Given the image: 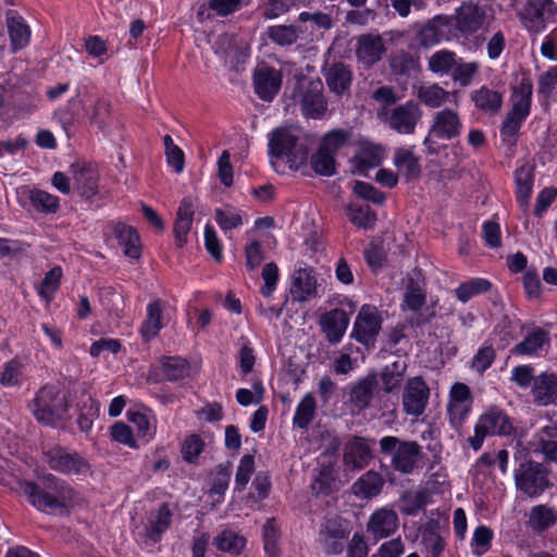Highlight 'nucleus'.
<instances>
[{
	"mask_svg": "<svg viewBox=\"0 0 557 557\" xmlns=\"http://www.w3.org/2000/svg\"><path fill=\"white\" fill-rule=\"evenodd\" d=\"M25 493L34 507L50 513H62L82 502V496L77 492L53 475L44 481V487L27 483Z\"/></svg>",
	"mask_w": 557,
	"mask_h": 557,
	"instance_id": "obj_1",
	"label": "nucleus"
},
{
	"mask_svg": "<svg viewBox=\"0 0 557 557\" xmlns=\"http://www.w3.org/2000/svg\"><path fill=\"white\" fill-rule=\"evenodd\" d=\"M302 132L297 126L278 127L269 134V154L272 166L278 171L281 162L298 169L307 160L308 149L301 141Z\"/></svg>",
	"mask_w": 557,
	"mask_h": 557,
	"instance_id": "obj_2",
	"label": "nucleus"
},
{
	"mask_svg": "<svg viewBox=\"0 0 557 557\" xmlns=\"http://www.w3.org/2000/svg\"><path fill=\"white\" fill-rule=\"evenodd\" d=\"M511 431L512 423L508 414L502 408L491 406L479 417L469 443L474 450H479L486 436L509 435Z\"/></svg>",
	"mask_w": 557,
	"mask_h": 557,
	"instance_id": "obj_3",
	"label": "nucleus"
},
{
	"mask_svg": "<svg viewBox=\"0 0 557 557\" xmlns=\"http://www.w3.org/2000/svg\"><path fill=\"white\" fill-rule=\"evenodd\" d=\"M381 450L392 457L393 467L403 473H411L422 458L421 447L416 442H401L395 436L380 441Z\"/></svg>",
	"mask_w": 557,
	"mask_h": 557,
	"instance_id": "obj_4",
	"label": "nucleus"
},
{
	"mask_svg": "<svg viewBox=\"0 0 557 557\" xmlns=\"http://www.w3.org/2000/svg\"><path fill=\"white\" fill-rule=\"evenodd\" d=\"M335 304L339 308L331 309L321 314L319 323L327 341L337 344L345 335L350 322V314L355 311V304L346 296H337Z\"/></svg>",
	"mask_w": 557,
	"mask_h": 557,
	"instance_id": "obj_5",
	"label": "nucleus"
},
{
	"mask_svg": "<svg viewBox=\"0 0 557 557\" xmlns=\"http://www.w3.org/2000/svg\"><path fill=\"white\" fill-rule=\"evenodd\" d=\"M65 398L57 385H46L34 400V416L45 424H54L65 412Z\"/></svg>",
	"mask_w": 557,
	"mask_h": 557,
	"instance_id": "obj_6",
	"label": "nucleus"
},
{
	"mask_svg": "<svg viewBox=\"0 0 557 557\" xmlns=\"http://www.w3.org/2000/svg\"><path fill=\"white\" fill-rule=\"evenodd\" d=\"M462 123L457 111L444 109L437 111L432 119L428 135L423 145L430 153H436L435 140H450L459 136Z\"/></svg>",
	"mask_w": 557,
	"mask_h": 557,
	"instance_id": "obj_7",
	"label": "nucleus"
},
{
	"mask_svg": "<svg viewBox=\"0 0 557 557\" xmlns=\"http://www.w3.org/2000/svg\"><path fill=\"white\" fill-rule=\"evenodd\" d=\"M47 463L52 470L64 474L82 475L89 471V462L77 451L54 446L45 453Z\"/></svg>",
	"mask_w": 557,
	"mask_h": 557,
	"instance_id": "obj_8",
	"label": "nucleus"
},
{
	"mask_svg": "<svg viewBox=\"0 0 557 557\" xmlns=\"http://www.w3.org/2000/svg\"><path fill=\"white\" fill-rule=\"evenodd\" d=\"M214 51L233 71H238L249 58L248 44L231 35L220 36L214 44Z\"/></svg>",
	"mask_w": 557,
	"mask_h": 557,
	"instance_id": "obj_9",
	"label": "nucleus"
},
{
	"mask_svg": "<svg viewBox=\"0 0 557 557\" xmlns=\"http://www.w3.org/2000/svg\"><path fill=\"white\" fill-rule=\"evenodd\" d=\"M472 401L471 392L466 384L455 383L450 387L446 409L449 423L454 429H459L468 419Z\"/></svg>",
	"mask_w": 557,
	"mask_h": 557,
	"instance_id": "obj_10",
	"label": "nucleus"
},
{
	"mask_svg": "<svg viewBox=\"0 0 557 557\" xmlns=\"http://www.w3.org/2000/svg\"><path fill=\"white\" fill-rule=\"evenodd\" d=\"M552 0H529L519 12L523 26L532 34H540L546 28V22L554 18Z\"/></svg>",
	"mask_w": 557,
	"mask_h": 557,
	"instance_id": "obj_11",
	"label": "nucleus"
},
{
	"mask_svg": "<svg viewBox=\"0 0 557 557\" xmlns=\"http://www.w3.org/2000/svg\"><path fill=\"white\" fill-rule=\"evenodd\" d=\"M430 398V388L420 377L414 376L407 381L403 393L404 411L413 418L423 414Z\"/></svg>",
	"mask_w": 557,
	"mask_h": 557,
	"instance_id": "obj_12",
	"label": "nucleus"
},
{
	"mask_svg": "<svg viewBox=\"0 0 557 557\" xmlns=\"http://www.w3.org/2000/svg\"><path fill=\"white\" fill-rule=\"evenodd\" d=\"M381 322L377 308L363 305L355 320L352 336L364 345L373 344L381 330Z\"/></svg>",
	"mask_w": 557,
	"mask_h": 557,
	"instance_id": "obj_13",
	"label": "nucleus"
},
{
	"mask_svg": "<svg viewBox=\"0 0 557 557\" xmlns=\"http://www.w3.org/2000/svg\"><path fill=\"white\" fill-rule=\"evenodd\" d=\"M516 486L523 494L534 497L544 492L548 481L542 467L537 463L521 465L515 473Z\"/></svg>",
	"mask_w": 557,
	"mask_h": 557,
	"instance_id": "obj_14",
	"label": "nucleus"
},
{
	"mask_svg": "<svg viewBox=\"0 0 557 557\" xmlns=\"http://www.w3.org/2000/svg\"><path fill=\"white\" fill-rule=\"evenodd\" d=\"M304 92L297 96L302 114L309 119H321L326 112V101L322 95L321 84L313 82H300Z\"/></svg>",
	"mask_w": 557,
	"mask_h": 557,
	"instance_id": "obj_15",
	"label": "nucleus"
},
{
	"mask_svg": "<svg viewBox=\"0 0 557 557\" xmlns=\"http://www.w3.org/2000/svg\"><path fill=\"white\" fill-rule=\"evenodd\" d=\"M253 87L261 100L272 101L282 87L281 72L265 64L258 65L253 72Z\"/></svg>",
	"mask_w": 557,
	"mask_h": 557,
	"instance_id": "obj_16",
	"label": "nucleus"
},
{
	"mask_svg": "<svg viewBox=\"0 0 557 557\" xmlns=\"http://www.w3.org/2000/svg\"><path fill=\"white\" fill-rule=\"evenodd\" d=\"M422 111L419 106L408 101L394 108L387 119L389 127L399 134H412L418 122L421 120Z\"/></svg>",
	"mask_w": 557,
	"mask_h": 557,
	"instance_id": "obj_17",
	"label": "nucleus"
},
{
	"mask_svg": "<svg viewBox=\"0 0 557 557\" xmlns=\"http://www.w3.org/2000/svg\"><path fill=\"white\" fill-rule=\"evenodd\" d=\"M290 295L295 301L306 302L318 297L315 275L310 268H299L290 276Z\"/></svg>",
	"mask_w": 557,
	"mask_h": 557,
	"instance_id": "obj_18",
	"label": "nucleus"
},
{
	"mask_svg": "<svg viewBox=\"0 0 557 557\" xmlns=\"http://www.w3.org/2000/svg\"><path fill=\"white\" fill-rule=\"evenodd\" d=\"M126 417L133 425L134 434L140 445L148 444L153 440L157 432V419L150 409L146 407L129 409Z\"/></svg>",
	"mask_w": 557,
	"mask_h": 557,
	"instance_id": "obj_19",
	"label": "nucleus"
},
{
	"mask_svg": "<svg viewBox=\"0 0 557 557\" xmlns=\"http://www.w3.org/2000/svg\"><path fill=\"white\" fill-rule=\"evenodd\" d=\"M385 50L383 39L377 34H366L356 38V57L358 62L364 66H371L379 62Z\"/></svg>",
	"mask_w": 557,
	"mask_h": 557,
	"instance_id": "obj_20",
	"label": "nucleus"
},
{
	"mask_svg": "<svg viewBox=\"0 0 557 557\" xmlns=\"http://www.w3.org/2000/svg\"><path fill=\"white\" fill-rule=\"evenodd\" d=\"M456 37L454 21L450 16H436L428 22L420 32V40L424 46H434Z\"/></svg>",
	"mask_w": 557,
	"mask_h": 557,
	"instance_id": "obj_21",
	"label": "nucleus"
},
{
	"mask_svg": "<svg viewBox=\"0 0 557 557\" xmlns=\"http://www.w3.org/2000/svg\"><path fill=\"white\" fill-rule=\"evenodd\" d=\"M424 276L418 269L412 270L404 278V308L418 312L425 305Z\"/></svg>",
	"mask_w": 557,
	"mask_h": 557,
	"instance_id": "obj_22",
	"label": "nucleus"
},
{
	"mask_svg": "<svg viewBox=\"0 0 557 557\" xmlns=\"http://www.w3.org/2000/svg\"><path fill=\"white\" fill-rule=\"evenodd\" d=\"M398 516L389 507L376 509L367 524V531L375 539L388 537L398 529Z\"/></svg>",
	"mask_w": 557,
	"mask_h": 557,
	"instance_id": "obj_23",
	"label": "nucleus"
},
{
	"mask_svg": "<svg viewBox=\"0 0 557 557\" xmlns=\"http://www.w3.org/2000/svg\"><path fill=\"white\" fill-rule=\"evenodd\" d=\"M535 173L534 168L524 163L515 171V196L516 201L525 213L530 207L533 194Z\"/></svg>",
	"mask_w": 557,
	"mask_h": 557,
	"instance_id": "obj_24",
	"label": "nucleus"
},
{
	"mask_svg": "<svg viewBox=\"0 0 557 557\" xmlns=\"http://www.w3.org/2000/svg\"><path fill=\"white\" fill-rule=\"evenodd\" d=\"M484 16V11L476 4L463 3L453 17L454 29L463 35L473 34L483 25Z\"/></svg>",
	"mask_w": 557,
	"mask_h": 557,
	"instance_id": "obj_25",
	"label": "nucleus"
},
{
	"mask_svg": "<svg viewBox=\"0 0 557 557\" xmlns=\"http://www.w3.org/2000/svg\"><path fill=\"white\" fill-rule=\"evenodd\" d=\"M171 523V512L163 505L157 511L150 512L143 527V535L148 545H153L161 540L162 534Z\"/></svg>",
	"mask_w": 557,
	"mask_h": 557,
	"instance_id": "obj_26",
	"label": "nucleus"
},
{
	"mask_svg": "<svg viewBox=\"0 0 557 557\" xmlns=\"http://www.w3.org/2000/svg\"><path fill=\"white\" fill-rule=\"evenodd\" d=\"M7 27L12 52H16L29 45L32 32L26 21L13 10L7 13Z\"/></svg>",
	"mask_w": 557,
	"mask_h": 557,
	"instance_id": "obj_27",
	"label": "nucleus"
},
{
	"mask_svg": "<svg viewBox=\"0 0 557 557\" xmlns=\"http://www.w3.org/2000/svg\"><path fill=\"white\" fill-rule=\"evenodd\" d=\"M371 459L370 443L361 437L350 440L344 450V462L346 468L358 470L366 467Z\"/></svg>",
	"mask_w": 557,
	"mask_h": 557,
	"instance_id": "obj_28",
	"label": "nucleus"
},
{
	"mask_svg": "<svg viewBox=\"0 0 557 557\" xmlns=\"http://www.w3.org/2000/svg\"><path fill=\"white\" fill-rule=\"evenodd\" d=\"M386 158L385 148L379 144L363 141L360 145L356 156V166L360 174L367 175V172L379 166Z\"/></svg>",
	"mask_w": 557,
	"mask_h": 557,
	"instance_id": "obj_29",
	"label": "nucleus"
},
{
	"mask_svg": "<svg viewBox=\"0 0 557 557\" xmlns=\"http://www.w3.org/2000/svg\"><path fill=\"white\" fill-rule=\"evenodd\" d=\"M533 85L529 78H522L520 83L512 88L510 96V112L520 116H529L532 103Z\"/></svg>",
	"mask_w": 557,
	"mask_h": 557,
	"instance_id": "obj_30",
	"label": "nucleus"
},
{
	"mask_svg": "<svg viewBox=\"0 0 557 557\" xmlns=\"http://www.w3.org/2000/svg\"><path fill=\"white\" fill-rule=\"evenodd\" d=\"M548 342L549 338L546 332L541 329H534L521 343L513 347L512 352L529 357L540 356L548 346Z\"/></svg>",
	"mask_w": 557,
	"mask_h": 557,
	"instance_id": "obj_31",
	"label": "nucleus"
},
{
	"mask_svg": "<svg viewBox=\"0 0 557 557\" xmlns=\"http://www.w3.org/2000/svg\"><path fill=\"white\" fill-rule=\"evenodd\" d=\"M532 393L540 405H549L557 400V376L554 374H541L534 379Z\"/></svg>",
	"mask_w": 557,
	"mask_h": 557,
	"instance_id": "obj_32",
	"label": "nucleus"
},
{
	"mask_svg": "<svg viewBox=\"0 0 557 557\" xmlns=\"http://www.w3.org/2000/svg\"><path fill=\"white\" fill-rule=\"evenodd\" d=\"M384 485L383 478L373 471H368L352 485V493L361 499H370L377 496Z\"/></svg>",
	"mask_w": 557,
	"mask_h": 557,
	"instance_id": "obj_33",
	"label": "nucleus"
},
{
	"mask_svg": "<svg viewBox=\"0 0 557 557\" xmlns=\"http://www.w3.org/2000/svg\"><path fill=\"white\" fill-rule=\"evenodd\" d=\"M196 201L190 197H185L178 207L174 225V232L177 240H186V235L191 228L195 214Z\"/></svg>",
	"mask_w": 557,
	"mask_h": 557,
	"instance_id": "obj_34",
	"label": "nucleus"
},
{
	"mask_svg": "<svg viewBox=\"0 0 557 557\" xmlns=\"http://www.w3.org/2000/svg\"><path fill=\"white\" fill-rule=\"evenodd\" d=\"M325 79L331 91L343 95L350 87L352 75L348 66L336 63L329 67Z\"/></svg>",
	"mask_w": 557,
	"mask_h": 557,
	"instance_id": "obj_35",
	"label": "nucleus"
},
{
	"mask_svg": "<svg viewBox=\"0 0 557 557\" xmlns=\"http://www.w3.org/2000/svg\"><path fill=\"white\" fill-rule=\"evenodd\" d=\"M471 100L478 109L488 113H496L503 104V95L497 90L482 86L471 92Z\"/></svg>",
	"mask_w": 557,
	"mask_h": 557,
	"instance_id": "obj_36",
	"label": "nucleus"
},
{
	"mask_svg": "<svg viewBox=\"0 0 557 557\" xmlns=\"http://www.w3.org/2000/svg\"><path fill=\"white\" fill-rule=\"evenodd\" d=\"M418 99L430 108H440L449 100V92L437 84L421 85L417 89Z\"/></svg>",
	"mask_w": 557,
	"mask_h": 557,
	"instance_id": "obj_37",
	"label": "nucleus"
},
{
	"mask_svg": "<svg viewBox=\"0 0 557 557\" xmlns=\"http://www.w3.org/2000/svg\"><path fill=\"white\" fill-rule=\"evenodd\" d=\"M104 240H116L119 244H135L139 240L137 231L124 223H110L104 227Z\"/></svg>",
	"mask_w": 557,
	"mask_h": 557,
	"instance_id": "obj_38",
	"label": "nucleus"
},
{
	"mask_svg": "<svg viewBox=\"0 0 557 557\" xmlns=\"http://www.w3.org/2000/svg\"><path fill=\"white\" fill-rule=\"evenodd\" d=\"M29 201L33 209L44 214H53L59 210V197L41 189L29 190Z\"/></svg>",
	"mask_w": 557,
	"mask_h": 557,
	"instance_id": "obj_39",
	"label": "nucleus"
},
{
	"mask_svg": "<svg viewBox=\"0 0 557 557\" xmlns=\"http://www.w3.org/2000/svg\"><path fill=\"white\" fill-rule=\"evenodd\" d=\"M317 410V401L312 394H306L298 403L293 424L299 429H306L312 422Z\"/></svg>",
	"mask_w": 557,
	"mask_h": 557,
	"instance_id": "obj_40",
	"label": "nucleus"
},
{
	"mask_svg": "<svg viewBox=\"0 0 557 557\" xmlns=\"http://www.w3.org/2000/svg\"><path fill=\"white\" fill-rule=\"evenodd\" d=\"M163 327L161 302L156 300L147 307V318L141 325V334L145 339L154 337Z\"/></svg>",
	"mask_w": 557,
	"mask_h": 557,
	"instance_id": "obj_41",
	"label": "nucleus"
},
{
	"mask_svg": "<svg viewBox=\"0 0 557 557\" xmlns=\"http://www.w3.org/2000/svg\"><path fill=\"white\" fill-rule=\"evenodd\" d=\"M557 521V512L555 509L545 505H539L531 509L529 515L530 527L537 531H543Z\"/></svg>",
	"mask_w": 557,
	"mask_h": 557,
	"instance_id": "obj_42",
	"label": "nucleus"
},
{
	"mask_svg": "<svg viewBox=\"0 0 557 557\" xmlns=\"http://www.w3.org/2000/svg\"><path fill=\"white\" fill-rule=\"evenodd\" d=\"M83 47L89 59L98 64H103L109 59V44L98 35L86 36Z\"/></svg>",
	"mask_w": 557,
	"mask_h": 557,
	"instance_id": "obj_43",
	"label": "nucleus"
},
{
	"mask_svg": "<svg viewBox=\"0 0 557 557\" xmlns=\"http://www.w3.org/2000/svg\"><path fill=\"white\" fill-rule=\"evenodd\" d=\"M457 65V57L448 50H440L429 59V70L437 75H446L453 72Z\"/></svg>",
	"mask_w": 557,
	"mask_h": 557,
	"instance_id": "obj_44",
	"label": "nucleus"
},
{
	"mask_svg": "<svg viewBox=\"0 0 557 557\" xmlns=\"http://www.w3.org/2000/svg\"><path fill=\"white\" fill-rule=\"evenodd\" d=\"M539 443L543 454L557 461V421L544 425L539 434Z\"/></svg>",
	"mask_w": 557,
	"mask_h": 557,
	"instance_id": "obj_45",
	"label": "nucleus"
},
{
	"mask_svg": "<svg viewBox=\"0 0 557 557\" xmlns=\"http://www.w3.org/2000/svg\"><path fill=\"white\" fill-rule=\"evenodd\" d=\"M490 288V281L482 277H474L461 283L456 289V296L461 302H467L472 297L486 293Z\"/></svg>",
	"mask_w": 557,
	"mask_h": 557,
	"instance_id": "obj_46",
	"label": "nucleus"
},
{
	"mask_svg": "<svg viewBox=\"0 0 557 557\" xmlns=\"http://www.w3.org/2000/svg\"><path fill=\"white\" fill-rule=\"evenodd\" d=\"M347 216L349 221L358 227H372L376 221L375 213L368 205L351 203L347 208Z\"/></svg>",
	"mask_w": 557,
	"mask_h": 557,
	"instance_id": "obj_47",
	"label": "nucleus"
},
{
	"mask_svg": "<svg viewBox=\"0 0 557 557\" xmlns=\"http://www.w3.org/2000/svg\"><path fill=\"white\" fill-rule=\"evenodd\" d=\"M61 277L62 269L60 267H54L46 273L44 280L37 286V293L45 301L50 302L53 299L60 286Z\"/></svg>",
	"mask_w": 557,
	"mask_h": 557,
	"instance_id": "obj_48",
	"label": "nucleus"
},
{
	"mask_svg": "<svg viewBox=\"0 0 557 557\" xmlns=\"http://www.w3.org/2000/svg\"><path fill=\"white\" fill-rule=\"evenodd\" d=\"M394 164L399 172L408 177H416L420 172L419 161L414 154L407 149H398L395 152Z\"/></svg>",
	"mask_w": 557,
	"mask_h": 557,
	"instance_id": "obj_49",
	"label": "nucleus"
},
{
	"mask_svg": "<svg viewBox=\"0 0 557 557\" xmlns=\"http://www.w3.org/2000/svg\"><path fill=\"white\" fill-rule=\"evenodd\" d=\"M100 407V403L91 397L84 401L77 418V424L82 432L87 433L91 430L95 419L99 417Z\"/></svg>",
	"mask_w": 557,
	"mask_h": 557,
	"instance_id": "obj_50",
	"label": "nucleus"
},
{
	"mask_svg": "<svg viewBox=\"0 0 557 557\" xmlns=\"http://www.w3.org/2000/svg\"><path fill=\"white\" fill-rule=\"evenodd\" d=\"M312 491L317 495H326L336 488L334 468L332 465L322 466L319 474L312 482Z\"/></svg>",
	"mask_w": 557,
	"mask_h": 557,
	"instance_id": "obj_51",
	"label": "nucleus"
},
{
	"mask_svg": "<svg viewBox=\"0 0 557 557\" xmlns=\"http://www.w3.org/2000/svg\"><path fill=\"white\" fill-rule=\"evenodd\" d=\"M162 371L168 380H181L189 374L188 362L180 357H166L162 360Z\"/></svg>",
	"mask_w": 557,
	"mask_h": 557,
	"instance_id": "obj_52",
	"label": "nucleus"
},
{
	"mask_svg": "<svg viewBox=\"0 0 557 557\" xmlns=\"http://www.w3.org/2000/svg\"><path fill=\"white\" fill-rule=\"evenodd\" d=\"M245 539L232 530L222 531L214 540L215 546L223 552L238 554L245 546Z\"/></svg>",
	"mask_w": 557,
	"mask_h": 557,
	"instance_id": "obj_53",
	"label": "nucleus"
},
{
	"mask_svg": "<svg viewBox=\"0 0 557 557\" xmlns=\"http://www.w3.org/2000/svg\"><path fill=\"white\" fill-rule=\"evenodd\" d=\"M375 385L374 376H367L361 380L356 386L352 387L350 399L359 408L366 407L372 397L373 388Z\"/></svg>",
	"mask_w": 557,
	"mask_h": 557,
	"instance_id": "obj_54",
	"label": "nucleus"
},
{
	"mask_svg": "<svg viewBox=\"0 0 557 557\" xmlns=\"http://www.w3.org/2000/svg\"><path fill=\"white\" fill-rule=\"evenodd\" d=\"M110 434L113 441L122 445H125L133 449H137L140 447V443L135 436L133 428L124 422H115L110 428Z\"/></svg>",
	"mask_w": 557,
	"mask_h": 557,
	"instance_id": "obj_55",
	"label": "nucleus"
},
{
	"mask_svg": "<svg viewBox=\"0 0 557 557\" xmlns=\"http://www.w3.org/2000/svg\"><path fill=\"white\" fill-rule=\"evenodd\" d=\"M263 284L260 293L263 297L270 298L277 288L280 281L278 268L274 262H267L261 272Z\"/></svg>",
	"mask_w": 557,
	"mask_h": 557,
	"instance_id": "obj_56",
	"label": "nucleus"
},
{
	"mask_svg": "<svg viewBox=\"0 0 557 557\" xmlns=\"http://www.w3.org/2000/svg\"><path fill=\"white\" fill-rule=\"evenodd\" d=\"M311 165L315 173L323 176H331L335 173L334 154L320 147L311 158Z\"/></svg>",
	"mask_w": 557,
	"mask_h": 557,
	"instance_id": "obj_57",
	"label": "nucleus"
},
{
	"mask_svg": "<svg viewBox=\"0 0 557 557\" xmlns=\"http://www.w3.org/2000/svg\"><path fill=\"white\" fill-rule=\"evenodd\" d=\"M23 377L22 364L17 360L4 363L0 371V384L4 387H13L21 384Z\"/></svg>",
	"mask_w": 557,
	"mask_h": 557,
	"instance_id": "obj_58",
	"label": "nucleus"
},
{
	"mask_svg": "<svg viewBox=\"0 0 557 557\" xmlns=\"http://www.w3.org/2000/svg\"><path fill=\"white\" fill-rule=\"evenodd\" d=\"M493 532L490 528L485 525H479L475 528L471 541L473 554L476 556H482L485 554L491 546Z\"/></svg>",
	"mask_w": 557,
	"mask_h": 557,
	"instance_id": "obj_59",
	"label": "nucleus"
},
{
	"mask_svg": "<svg viewBox=\"0 0 557 557\" xmlns=\"http://www.w3.org/2000/svg\"><path fill=\"white\" fill-rule=\"evenodd\" d=\"M557 87V65L550 66L539 78V95L545 100H549Z\"/></svg>",
	"mask_w": 557,
	"mask_h": 557,
	"instance_id": "obj_60",
	"label": "nucleus"
},
{
	"mask_svg": "<svg viewBox=\"0 0 557 557\" xmlns=\"http://www.w3.org/2000/svg\"><path fill=\"white\" fill-rule=\"evenodd\" d=\"M163 141L169 165L172 166L176 173H181L184 169V153L182 149L173 143L170 135L164 136Z\"/></svg>",
	"mask_w": 557,
	"mask_h": 557,
	"instance_id": "obj_61",
	"label": "nucleus"
},
{
	"mask_svg": "<svg viewBox=\"0 0 557 557\" xmlns=\"http://www.w3.org/2000/svg\"><path fill=\"white\" fill-rule=\"evenodd\" d=\"M278 528L273 519H269L263 525L264 550L269 557H276Z\"/></svg>",
	"mask_w": 557,
	"mask_h": 557,
	"instance_id": "obj_62",
	"label": "nucleus"
},
{
	"mask_svg": "<svg viewBox=\"0 0 557 557\" xmlns=\"http://www.w3.org/2000/svg\"><path fill=\"white\" fill-rule=\"evenodd\" d=\"M269 37L281 46H289L297 40V30L293 26L277 25L269 28Z\"/></svg>",
	"mask_w": 557,
	"mask_h": 557,
	"instance_id": "obj_63",
	"label": "nucleus"
},
{
	"mask_svg": "<svg viewBox=\"0 0 557 557\" xmlns=\"http://www.w3.org/2000/svg\"><path fill=\"white\" fill-rule=\"evenodd\" d=\"M255 471V459L251 455H245L242 457L237 467L235 484L238 488H245L248 484L251 474Z\"/></svg>",
	"mask_w": 557,
	"mask_h": 557,
	"instance_id": "obj_64",
	"label": "nucleus"
}]
</instances>
